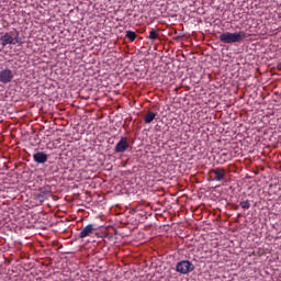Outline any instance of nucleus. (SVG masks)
<instances>
[{
	"mask_svg": "<svg viewBox=\"0 0 281 281\" xmlns=\"http://www.w3.org/2000/svg\"><path fill=\"white\" fill-rule=\"evenodd\" d=\"M232 160V154L229 151H226V153H222L220 155V158L217 160V164H227V161Z\"/></svg>",
	"mask_w": 281,
	"mask_h": 281,
	"instance_id": "nucleus-9",
	"label": "nucleus"
},
{
	"mask_svg": "<svg viewBox=\"0 0 281 281\" xmlns=\"http://www.w3.org/2000/svg\"><path fill=\"white\" fill-rule=\"evenodd\" d=\"M210 175H214L213 181H225V168H215L210 170Z\"/></svg>",
	"mask_w": 281,
	"mask_h": 281,
	"instance_id": "nucleus-5",
	"label": "nucleus"
},
{
	"mask_svg": "<svg viewBox=\"0 0 281 281\" xmlns=\"http://www.w3.org/2000/svg\"><path fill=\"white\" fill-rule=\"evenodd\" d=\"M176 271L181 273L182 276H187V273H191L194 271V263L192 261L182 260L176 265Z\"/></svg>",
	"mask_w": 281,
	"mask_h": 281,
	"instance_id": "nucleus-2",
	"label": "nucleus"
},
{
	"mask_svg": "<svg viewBox=\"0 0 281 281\" xmlns=\"http://www.w3.org/2000/svg\"><path fill=\"white\" fill-rule=\"evenodd\" d=\"M147 38L151 41V43H155L159 38V30L157 29H151Z\"/></svg>",
	"mask_w": 281,
	"mask_h": 281,
	"instance_id": "nucleus-10",
	"label": "nucleus"
},
{
	"mask_svg": "<svg viewBox=\"0 0 281 281\" xmlns=\"http://www.w3.org/2000/svg\"><path fill=\"white\" fill-rule=\"evenodd\" d=\"M50 193H52V191L49 189H41L38 196L44 198V196L49 195Z\"/></svg>",
	"mask_w": 281,
	"mask_h": 281,
	"instance_id": "nucleus-14",
	"label": "nucleus"
},
{
	"mask_svg": "<svg viewBox=\"0 0 281 281\" xmlns=\"http://www.w3.org/2000/svg\"><path fill=\"white\" fill-rule=\"evenodd\" d=\"M12 80H14V72H12L10 68L0 71V82H2V85H9Z\"/></svg>",
	"mask_w": 281,
	"mask_h": 281,
	"instance_id": "nucleus-3",
	"label": "nucleus"
},
{
	"mask_svg": "<svg viewBox=\"0 0 281 281\" xmlns=\"http://www.w3.org/2000/svg\"><path fill=\"white\" fill-rule=\"evenodd\" d=\"M0 42L2 47H5L7 45H14V37H12L10 33H5L0 37Z\"/></svg>",
	"mask_w": 281,
	"mask_h": 281,
	"instance_id": "nucleus-7",
	"label": "nucleus"
},
{
	"mask_svg": "<svg viewBox=\"0 0 281 281\" xmlns=\"http://www.w3.org/2000/svg\"><path fill=\"white\" fill-rule=\"evenodd\" d=\"M125 36H126V38H128V41H131L133 43V41H135V38H137V33H135L134 31H126Z\"/></svg>",
	"mask_w": 281,
	"mask_h": 281,
	"instance_id": "nucleus-12",
	"label": "nucleus"
},
{
	"mask_svg": "<svg viewBox=\"0 0 281 281\" xmlns=\"http://www.w3.org/2000/svg\"><path fill=\"white\" fill-rule=\"evenodd\" d=\"M33 159L35 164H46L47 161V154L43 151H37L33 155Z\"/></svg>",
	"mask_w": 281,
	"mask_h": 281,
	"instance_id": "nucleus-8",
	"label": "nucleus"
},
{
	"mask_svg": "<svg viewBox=\"0 0 281 281\" xmlns=\"http://www.w3.org/2000/svg\"><path fill=\"white\" fill-rule=\"evenodd\" d=\"M131 148V145L128 144V138L127 137H121V139L117 142L114 153L122 154L126 153Z\"/></svg>",
	"mask_w": 281,
	"mask_h": 281,
	"instance_id": "nucleus-4",
	"label": "nucleus"
},
{
	"mask_svg": "<svg viewBox=\"0 0 281 281\" xmlns=\"http://www.w3.org/2000/svg\"><path fill=\"white\" fill-rule=\"evenodd\" d=\"M93 232H95V224H88L80 231L79 238H87L91 236Z\"/></svg>",
	"mask_w": 281,
	"mask_h": 281,
	"instance_id": "nucleus-6",
	"label": "nucleus"
},
{
	"mask_svg": "<svg viewBox=\"0 0 281 281\" xmlns=\"http://www.w3.org/2000/svg\"><path fill=\"white\" fill-rule=\"evenodd\" d=\"M13 43L14 45H23V40H21V37L19 36V33H16V35L13 37Z\"/></svg>",
	"mask_w": 281,
	"mask_h": 281,
	"instance_id": "nucleus-15",
	"label": "nucleus"
},
{
	"mask_svg": "<svg viewBox=\"0 0 281 281\" xmlns=\"http://www.w3.org/2000/svg\"><path fill=\"white\" fill-rule=\"evenodd\" d=\"M157 117V113L153 111H148L144 117L145 124H150Z\"/></svg>",
	"mask_w": 281,
	"mask_h": 281,
	"instance_id": "nucleus-11",
	"label": "nucleus"
},
{
	"mask_svg": "<svg viewBox=\"0 0 281 281\" xmlns=\"http://www.w3.org/2000/svg\"><path fill=\"white\" fill-rule=\"evenodd\" d=\"M221 43H225L227 45H234V43H243L245 38H247V33L245 31L239 32H224L218 36Z\"/></svg>",
	"mask_w": 281,
	"mask_h": 281,
	"instance_id": "nucleus-1",
	"label": "nucleus"
},
{
	"mask_svg": "<svg viewBox=\"0 0 281 281\" xmlns=\"http://www.w3.org/2000/svg\"><path fill=\"white\" fill-rule=\"evenodd\" d=\"M278 71H281V61L277 65Z\"/></svg>",
	"mask_w": 281,
	"mask_h": 281,
	"instance_id": "nucleus-16",
	"label": "nucleus"
},
{
	"mask_svg": "<svg viewBox=\"0 0 281 281\" xmlns=\"http://www.w3.org/2000/svg\"><path fill=\"white\" fill-rule=\"evenodd\" d=\"M239 205L243 210H249V207H251V203L249 202V200L239 202Z\"/></svg>",
	"mask_w": 281,
	"mask_h": 281,
	"instance_id": "nucleus-13",
	"label": "nucleus"
}]
</instances>
